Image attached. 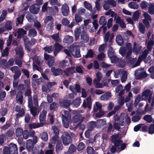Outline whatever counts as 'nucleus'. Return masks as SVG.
I'll return each mask as SVG.
<instances>
[{"label": "nucleus", "mask_w": 154, "mask_h": 154, "mask_svg": "<svg viewBox=\"0 0 154 154\" xmlns=\"http://www.w3.org/2000/svg\"><path fill=\"white\" fill-rule=\"evenodd\" d=\"M62 139L63 143L65 146L69 145L72 140L69 135L66 132L62 135Z\"/></svg>", "instance_id": "obj_9"}, {"label": "nucleus", "mask_w": 154, "mask_h": 154, "mask_svg": "<svg viewBox=\"0 0 154 154\" xmlns=\"http://www.w3.org/2000/svg\"><path fill=\"white\" fill-rule=\"evenodd\" d=\"M47 111L45 110H43L41 112L39 115V121L41 124L43 125L46 120V114Z\"/></svg>", "instance_id": "obj_13"}, {"label": "nucleus", "mask_w": 154, "mask_h": 154, "mask_svg": "<svg viewBox=\"0 0 154 154\" xmlns=\"http://www.w3.org/2000/svg\"><path fill=\"white\" fill-rule=\"evenodd\" d=\"M97 126L96 123L94 121H92L89 123L88 125V128L89 130H92Z\"/></svg>", "instance_id": "obj_36"}, {"label": "nucleus", "mask_w": 154, "mask_h": 154, "mask_svg": "<svg viewBox=\"0 0 154 154\" xmlns=\"http://www.w3.org/2000/svg\"><path fill=\"white\" fill-rule=\"evenodd\" d=\"M154 105V95L153 96V97L151 103V106L150 107L149 106V105L148 103H147L144 109V111H142V112H140V113L141 114H145L146 112H148L150 111L152 107Z\"/></svg>", "instance_id": "obj_12"}, {"label": "nucleus", "mask_w": 154, "mask_h": 154, "mask_svg": "<svg viewBox=\"0 0 154 154\" xmlns=\"http://www.w3.org/2000/svg\"><path fill=\"white\" fill-rule=\"evenodd\" d=\"M61 10L62 14L64 16H68L69 13V7L67 4L66 3L63 4L62 5Z\"/></svg>", "instance_id": "obj_14"}, {"label": "nucleus", "mask_w": 154, "mask_h": 154, "mask_svg": "<svg viewBox=\"0 0 154 154\" xmlns=\"http://www.w3.org/2000/svg\"><path fill=\"white\" fill-rule=\"evenodd\" d=\"M148 54V51L147 50H145L143 53L142 56L140 57H139L138 61H137L136 65L134 66H136L139 65L142 59H144L147 56Z\"/></svg>", "instance_id": "obj_23"}, {"label": "nucleus", "mask_w": 154, "mask_h": 154, "mask_svg": "<svg viewBox=\"0 0 154 154\" xmlns=\"http://www.w3.org/2000/svg\"><path fill=\"white\" fill-rule=\"evenodd\" d=\"M81 99L80 97H78L74 100L72 104L75 107H78L81 103Z\"/></svg>", "instance_id": "obj_32"}, {"label": "nucleus", "mask_w": 154, "mask_h": 154, "mask_svg": "<svg viewBox=\"0 0 154 154\" xmlns=\"http://www.w3.org/2000/svg\"><path fill=\"white\" fill-rule=\"evenodd\" d=\"M143 119L148 123L151 122L153 121V118L152 116L149 115H145L143 118Z\"/></svg>", "instance_id": "obj_38"}, {"label": "nucleus", "mask_w": 154, "mask_h": 154, "mask_svg": "<svg viewBox=\"0 0 154 154\" xmlns=\"http://www.w3.org/2000/svg\"><path fill=\"white\" fill-rule=\"evenodd\" d=\"M139 29L140 32L143 34L145 32V28L142 23H140L139 25Z\"/></svg>", "instance_id": "obj_64"}, {"label": "nucleus", "mask_w": 154, "mask_h": 154, "mask_svg": "<svg viewBox=\"0 0 154 154\" xmlns=\"http://www.w3.org/2000/svg\"><path fill=\"white\" fill-rule=\"evenodd\" d=\"M54 56H56L62 49V47L59 44L55 43L54 45Z\"/></svg>", "instance_id": "obj_21"}, {"label": "nucleus", "mask_w": 154, "mask_h": 154, "mask_svg": "<svg viewBox=\"0 0 154 154\" xmlns=\"http://www.w3.org/2000/svg\"><path fill=\"white\" fill-rule=\"evenodd\" d=\"M74 69V67L68 68L66 70L64 71V72L67 75H69L70 73L72 74L75 72Z\"/></svg>", "instance_id": "obj_43"}, {"label": "nucleus", "mask_w": 154, "mask_h": 154, "mask_svg": "<svg viewBox=\"0 0 154 154\" xmlns=\"http://www.w3.org/2000/svg\"><path fill=\"white\" fill-rule=\"evenodd\" d=\"M34 144L32 143V140L29 139L27 141L26 147L29 151H31L34 147Z\"/></svg>", "instance_id": "obj_22"}, {"label": "nucleus", "mask_w": 154, "mask_h": 154, "mask_svg": "<svg viewBox=\"0 0 154 154\" xmlns=\"http://www.w3.org/2000/svg\"><path fill=\"white\" fill-rule=\"evenodd\" d=\"M119 124L120 125L124 126L128 125L131 122V119L127 114L122 113L119 118Z\"/></svg>", "instance_id": "obj_4"}, {"label": "nucleus", "mask_w": 154, "mask_h": 154, "mask_svg": "<svg viewBox=\"0 0 154 154\" xmlns=\"http://www.w3.org/2000/svg\"><path fill=\"white\" fill-rule=\"evenodd\" d=\"M40 136L42 140L44 141H46L48 139V135L46 132H43L41 134Z\"/></svg>", "instance_id": "obj_47"}, {"label": "nucleus", "mask_w": 154, "mask_h": 154, "mask_svg": "<svg viewBox=\"0 0 154 154\" xmlns=\"http://www.w3.org/2000/svg\"><path fill=\"white\" fill-rule=\"evenodd\" d=\"M94 54V53L93 51L91 50L90 49L88 51L87 54L85 55V57L87 58H92Z\"/></svg>", "instance_id": "obj_54"}, {"label": "nucleus", "mask_w": 154, "mask_h": 154, "mask_svg": "<svg viewBox=\"0 0 154 154\" xmlns=\"http://www.w3.org/2000/svg\"><path fill=\"white\" fill-rule=\"evenodd\" d=\"M116 41L120 45H122L123 42V39L120 35H117L116 37Z\"/></svg>", "instance_id": "obj_33"}, {"label": "nucleus", "mask_w": 154, "mask_h": 154, "mask_svg": "<svg viewBox=\"0 0 154 154\" xmlns=\"http://www.w3.org/2000/svg\"><path fill=\"white\" fill-rule=\"evenodd\" d=\"M111 97V93L107 92L101 96L100 99L101 100L106 101L109 100Z\"/></svg>", "instance_id": "obj_18"}, {"label": "nucleus", "mask_w": 154, "mask_h": 154, "mask_svg": "<svg viewBox=\"0 0 154 154\" xmlns=\"http://www.w3.org/2000/svg\"><path fill=\"white\" fill-rule=\"evenodd\" d=\"M39 8L40 6L37 4H35L30 7L29 10L32 14H37L38 13Z\"/></svg>", "instance_id": "obj_15"}, {"label": "nucleus", "mask_w": 154, "mask_h": 154, "mask_svg": "<svg viewBox=\"0 0 154 154\" xmlns=\"http://www.w3.org/2000/svg\"><path fill=\"white\" fill-rule=\"evenodd\" d=\"M58 106V105L57 103L54 102L50 105L49 109L51 110L55 109Z\"/></svg>", "instance_id": "obj_56"}, {"label": "nucleus", "mask_w": 154, "mask_h": 154, "mask_svg": "<svg viewBox=\"0 0 154 154\" xmlns=\"http://www.w3.org/2000/svg\"><path fill=\"white\" fill-rule=\"evenodd\" d=\"M44 50L48 53H51L53 50V48L52 46H46L43 48Z\"/></svg>", "instance_id": "obj_61"}, {"label": "nucleus", "mask_w": 154, "mask_h": 154, "mask_svg": "<svg viewBox=\"0 0 154 154\" xmlns=\"http://www.w3.org/2000/svg\"><path fill=\"white\" fill-rule=\"evenodd\" d=\"M9 154H18L17 145L11 143L9 145Z\"/></svg>", "instance_id": "obj_11"}, {"label": "nucleus", "mask_w": 154, "mask_h": 154, "mask_svg": "<svg viewBox=\"0 0 154 154\" xmlns=\"http://www.w3.org/2000/svg\"><path fill=\"white\" fill-rule=\"evenodd\" d=\"M134 75L137 79H140L143 77H146L147 74L143 68L138 69L136 70L134 73Z\"/></svg>", "instance_id": "obj_7"}, {"label": "nucleus", "mask_w": 154, "mask_h": 154, "mask_svg": "<svg viewBox=\"0 0 154 154\" xmlns=\"http://www.w3.org/2000/svg\"><path fill=\"white\" fill-rule=\"evenodd\" d=\"M37 35V32L35 29H30L29 31L28 36L29 37H34Z\"/></svg>", "instance_id": "obj_39"}, {"label": "nucleus", "mask_w": 154, "mask_h": 154, "mask_svg": "<svg viewBox=\"0 0 154 154\" xmlns=\"http://www.w3.org/2000/svg\"><path fill=\"white\" fill-rule=\"evenodd\" d=\"M63 25L64 26H67L69 28H72L74 25L75 23L74 22H72L69 24V20L66 18H63L61 21Z\"/></svg>", "instance_id": "obj_17"}, {"label": "nucleus", "mask_w": 154, "mask_h": 154, "mask_svg": "<svg viewBox=\"0 0 154 154\" xmlns=\"http://www.w3.org/2000/svg\"><path fill=\"white\" fill-rule=\"evenodd\" d=\"M79 111H74L73 113L75 116L72 117V119H71L70 122L75 123L82 121L83 118L81 115L79 114Z\"/></svg>", "instance_id": "obj_8"}, {"label": "nucleus", "mask_w": 154, "mask_h": 154, "mask_svg": "<svg viewBox=\"0 0 154 154\" xmlns=\"http://www.w3.org/2000/svg\"><path fill=\"white\" fill-rule=\"evenodd\" d=\"M139 17V11H136L134 14L132 16L133 18L135 20H137Z\"/></svg>", "instance_id": "obj_63"}, {"label": "nucleus", "mask_w": 154, "mask_h": 154, "mask_svg": "<svg viewBox=\"0 0 154 154\" xmlns=\"http://www.w3.org/2000/svg\"><path fill=\"white\" fill-rule=\"evenodd\" d=\"M23 97L21 92H19L17 93L16 96L17 100L21 104H22L23 103Z\"/></svg>", "instance_id": "obj_37"}, {"label": "nucleus", "mask_w": 154, "mask_h": 154, "mask_svg": "<svg viewBox=\"0 0 154 154\" xmlns=\"http://www.w3.org/2000/svg\"><path fill=\"white\" fill-rule=\"evenodd\" d=\"M12 28L11 22L10 21L7 22L4 27H3L5 31V30H11Z\"/></svg>", "instance_id": "obj_29"}, {"label": "nucleus", "mask_w": 154, "mask_h": 154, "mask_svg": "<svg viewBox=\"0 0 154 154\" xmlns=\"http://www.w3.org/2000/svg\"><path fill=\"white\" fill-rule=\"evenodd\" d=\"M16 52L17 55H18L19 57L21 58L23 56V53L21 47L17 48L16 49Z\"/></svg>", "instance_id": "obj_35"}, {"label": "nucleus", "mask_w": 154, "mask_h": 154, "mask_svg": "<svg viewBox=\"0 0 154 154\" xmlns=\"http://www.w3.org/2000/svg\"><path fill=\"white\" fill-rule=\"evenodd\" d=\"M95 87L97 88H102L104 86H106V87H109L108 83L109 82L108 80V82H102L101 83H100L99 82L98 83L97 82L96 80H95Z\"/></svg>", "instance_id": "obj_16"}, {"label": "nucleus", "mask_w": 154, "mask_h": 154, "mask_svg": "<svg viewBox=\"0 0 154 154\" xmlns=\"http://www.w3.org/2000/svg\"><path fill=\"white\" fill-rule=\"evenodd\" d=\"M128 6L131 9H137L138 8V6L137 4L134 2H131L128 3Z\"/></svg>", "instance_id": "obj_40"}, {"label": "nucleus", "mask_w": 154, "mask_h": 154, "mask_svg": "<svg viewBox=\"0 0 154 154\" xmlns=\"http://www.w3.org/2000/svg\"><path fill=\"white\" fill-rule=\"evenodd\" d=\"M154 45V41L151 40L148 42L147 44V48L149 51L151 50L152 46Z\"/></svg>", "instance_id": "obj_59"}, {"label": "nucleus", "mask_w": 154, "mask_h": 154, "mask_svg": "<svg viewBox=\"0 0 154 154\" xmlns=\"http://www.w3.org/2000/svg\"><path fill=\"white\" fill-rule=\"evenodd\" d=\"M114 119L115 120V123L114 124V128L116 129L119 130L120 128L119 125H120L119 124L118 116L117 115L115 116H114Z\"/></svg>", "instance_id": "obj_27"}, {"label": "nucleus", "mask_w": 154, "mask_h": 154, "mask_svg": "<svg viewBox=\"0 0 154 154\" xmlns=\"http://www.w3.org/2000/svg\"><path fill=\"white\" fill-rule=\"evenodd\" d=\"M26 34V31L21 28L19 29L17 32V33H14L15 36H16L17 35L18 38H21L23 35Z\"/></svg>", "instance_id": "obj_20"}, {"label": "nucleus", "mask_w": 154, "mask_h": 154, "mask_svg": "<svg viewBox=\"0 0 154 154\" xmlns=\"http://www.w3.org/2000/svg\"><path fill=\"white\" fill-rule=\"evenodd\" d=\"M123 71L122 70H119V69H114L113 70L114 73V77L116 78H118L119 77V75L120 74V72L121 73V71Z\"/></svg>", "instance_id": "obj_48"}, {"label": "nucleus", "mask_w": 154, "mask_h": 154, "mask_svg": "<svg viewBox=\"0 0 154 154\" xmlns=\"http://www.w3.org/2000/svg\"><path fill=\"white\" fill-rule=\"evenodd\" d=\"M89 38L86 33L83 32L81 35V40L82 42L86 43L89 40Z\"/></svg>", "instance_id": "obj_24"}, {"label": "nucleus", "mask_w": 154, "mask_h": 154, "mask_svg": "<svg viewBox=\"0 0 154 154\" xmlns=\"http://www.w3.org/2000/svg\"><path fill=\"white\" fill-rule=\"evenodd\" d=\"M69 51L67 49L64 50L65 53L68 56L70 55V53L75 57H79L80 56L79 47L77 46L72 45L69 49Z\"/></svg>", "instance_id": "obj_2"}, {"label": "nucleus", "mask_w": 154, "mask_h": 154, "mask_svg": "<svg viewBox=\"0 0 154 154\" xmlns=\"http://www.w3.org/2000/svg\"><path fill=\"white\" fill-rule=\"evenodd\" d=\"M43 125L41 124L40 123V124L33 123L30 124L29 125V127L30 128H35L42 127Z\"/></svg>", "instance_id": "obj_46"}, {"label": "nucleus", "mask_w": 154, "mask_h": 154, "mask_svg": "<svg viewBox=\"0 0 154 154\" xmlns=\"http://www.w3.org/2000/svg\"><path fill=\"white\" fill-rule=\"evenodd\" d=\"M122 86L120 85L116 88V93H119V95L121 96L123 95L125 93L124 90H122Z\"/></svg>", "instance_id": "obj_26"}, {"label": "nucleus", "mask_w": 154, "mask_h": 154, "mask_svg": "<svg viewBox=\"0 0 154 154\" xmlns=\"http://www.w3.org/2000/svg\"><path fill=\"white\" fill-rule=\"evenodd\" d=\"M121 74L122 75L121 78V82H125L127 79V72L125 71H121Z\"/></svg>", "instance_id": "obj_34"}, {"label": "nucleus", "mask_w": 154, "mask_h": 154, "mask_svg": "<svg viewBox=\"0 0 154 154\" xmlns=\"http://www.w3.org/2000/svg\"><path fill=\"white\" fill-rule=\"evenodd\" d=\"M96 79H95L93 81V83L95 85V82H96L95 80H96L97 82L98 83L102 79V75L100 72H98L96 74Z\"/></svg>", "instance_id": "obj_31"}, {"label": "nucleus", "mask_w": 154, "mask_h": 154, "mask_svg": "<svg viewBox=\"0 0 154 154\" xmlns=\"http://www.w3.org/2000/svg\"><path fill=\"white\" fill-rule=\"evenodd\" d=\"M69 89L74 94L76 95L78 92L80 91V85L78 84H76L74 87L73 86H70Z\"/></svg>", "instance_id": "obj_19"}, {"label": "nucleus", "mask_w": 154, "mask_h": 154, "mask_svg": "<svg viewBox=\"0 0 154 154\" xmlns=\"http://www.w3.org/2000/svg\"><path fill=\"white\" fill-rule=\"evenodd\" d=\"M24 16V15H22L17 18L16 21L17 26H18V24H21L22 23Z\"/></svg>", "instance_id": "obj_41"}, {"label": "nucleus", "mask_w": 154, "mask_h": 154, "mask_svg": "<svg viewBox=\"0 0 154 154\" xmlns=\"http://www.w3.org/2000/svg\"><path fill=\"white\" fill-rule=\"evenodd\" d=\"M106 121L104 119H100L98 120L96 122L97 126H103L106 124Z\"/></svg>", "instance_id": "obj_42"}, {"label": "nucleus", "mask_w": 154, "mask_h": 154, "mask_svg": "<svg viewBox=\"0 0 154 154\" xmlns=\"http://www.w3.org/2000/svg\"><path fill=\"white\" fill-rule=\"evenodd\" d=\"M62 121L63 125L66 128H68L71 121V116L68 111H64L62 112Z\"/></svg>", "instance_id": "obj_3"}, {"label": "nucleus", "mask_w": 154, "mask_h": 154, "mask_svg": "<svg viewBox=\"0 0 154 154\" xmlns=\"http://www.w3.org/2000/svg\"><path fill=\"white\" fill-rule=\"evenodd\" d=\"M141 46L138 47V48H137L136 43L135 42H134V45L133 52L137 54L140 52V50L141 49Z\"/></svg>", "instance_id": "obj_45"}, {"label": "nucleus", "mask_w": 154, "mask_h": 154, "mask_svg": "<svg viewBox=\"0 0 154 154\" xmlns=\"http://www.w3.org/2000/svg\"><path fill=\"white\" fill-rule=\"evenodd\" d=\"M63 148V145L60 141H58L57 143L56 147V151L58 152L61 150Z\"/></svg>", "instance_id": "obj_52"}, {"label": "nucleus", "mask_w": 154, "mask_h": 154, "mask_svg": "<svg viewBox=\"0 0 154 154\" xmlns=\"http://www.w3.org/2000/svg\"><path fill=\"white\" fill-rule=\"evenodd\" d=\"M126 49L124 47H121L119 50V52L122 56H124L126 52H127L126 58H128L132 53L131 44H128L126 46Z\"/></svg>", "instance_id": "obj_5"}, {"label": "nucleus", "mask_w": 154, "mask_h": 154, "mask_svg": "<svg viewBox=\"0 0 154 154\" xmlns=\"http://www.w3.org/2000/svg\"><path fill=\"white\" fill-rule=\"evenodd\" d=\"M95 104L96 108V107L95 106H94V111L96 112L97 110H100L102 108L101 104L98 102H96Z\"/></svg>", "instance_id": "obj_51"}, {"label": "nucleus", "mask_w": 154, "mask_h": 154, "mask_svg": "<svg viewBox=\"0 0 154 154\" xmlns=\"http://www.w3.org/2000/svg\"><path fill=\"white\" fill-rule=\"evenodd\" d=\"M115 20L116 23L119 24L121 27H125V25L123 20L121 19L118 16H116L115 18Z\"/></svg>", "instance_id": "obj_25"}, {"label": "nucleus", "mask_w": 154, "mask_h": 154, "mask_svg": "<svg viewBox=\"0 0 154 154\" xmlns=\"http://www.w3.org/2000/svg\"><path fill=\"white\" fill-rule=\"evenodd\" d=\"M73 39L72 36H66L64 38V41L65 42L70 43L73 42Z\"/></svg>", "instance_id": "obj_44"}, {"label": "nucleus", "mask_w": 154, "mask_h": 154, "mask_svg": "<svg viewBox=\"0 0 154 154\" xmlns=\"http://www.w3.org/2000/svg\"><path fill=\"white\" fill-rule=\"evenodd\" d=\"M51 70L53 74L55 76H57L61 73V70L60 69H56L55 67H52Z\"/></svg>", "instance_id": "obj_30"}, {"label": "nucleus", "mask_w": 154, "mask_h": 154, "mask_svg": "<svg viewBox=\"0 0 154 154\" xmlns=\"http://www.w3.org/2000/svg\"><path fill=\"white\" fill-rule=\"evenodd\" d=\"M84 5L85 7L89 11H91L92 7L91 4L86 1H85L84 2Z\"/></svg>", "instance_id": "obj_55"}, {"label": "nucleus", "mask_w": 154, "mask_h": 154, "mask_svg": "<svg viewBox=\"0 0 154 154\" xmlns=\"http://www.w3.org/2000/svg\"><path fill=\"white\" fill-rule=\"evenodd\" d=\"M76 149V147L73 145H71L69 149V152L70 153L72 154L74 152Z\"/></svg>", "instance_id": "obj_60"}, {"label": "nucleus", "mask_w": 154, "mask_h": 154, "mask_svg": "<svg viewBox=\"0 0 154 154\" xmlns=\"http://www.w3.org/2000/svg\"><path fill=\"white\" fill-rule=\"evenodd\" d=\"M81 29L80 28H76L74 31L75 40L76 41L79 38L81 33Z\"/></svg>", "instance_id": "obj_28"}, {"label": "nucleus", "mask_w": 154, "mask_h": 154, "mask_svg": "<svg viewBox=\"0 0 154 154\" xmlns=\"http://www.w3.org/2000/svg\"><path fill=\"white\" fill-rule=\"evenodd\" d=\"M148 12L151 14H152L154 13V6L152 3L151 4L149 5Z\"/></svg>", "instance_id": "obj_57"}, {"label": "nucleus", "mask_w": 154, "mask_h": 154, "mask_svg": "<svg viewBox=\"0 0 154 154\" xmlns=\"http://www.w3.org/2000/svg\"><path fill=\"white\" fill-rule=\"evenodd\" d=\"M153 93V91H151L149 89L146 90L142 93L141 95L142 100H148L149 103H151V97Z\"/></svg>", "instance_id": "obj_6"}, {"label": "nucleus", "mask_w": 154, "mask_h": 154, "mask_svg": "<svg viewBox=\"0 0 154 154\" xmlns=\"http://www.w3.org/2000/svg\"><path fill=\"white\" fill-rule=\"evenodd\" d=\"M71 103L70 101L69 100H65L63 101L62 103H60V105L61 106L67 107L69 106Z\"/></svg>", "instance_id": "obj_50"}, {"label": "nucleus", "mask_w": 154, "mask_h": 154, "mask_svg": "<svg viewBox=\"0 0 154 154\" xmlns=\"http://www.w3.org/2000/svg\"><path fill=\"white\" fill-rule=\"evenodd\" d=\"M51 37L56 42H59L61 41V40L59 37L58 33L53 35L51 36Z\"/></svg>", "instance_id": "obj_53"}, {"label": "nucleus", "mask_w": 154, "mask_h": 154, "mask_svg": "<svg viewBox=\"0 0 154 154\" xmlns=\"http://www.w3.org/2000/svg\"><path fill=\"white\" fill-rule=\"evenodd\" d=\"M117 137L118 136L116 135L111 137L112 140L114 144V145L111 148V152L112 153H114L116 151L119 153L126 147L125 144L122 143V141L120 139H118Z\"/></svg>", "instance_id": "obj_1"}, {"label": "nucleus", "mask_w": 154, "mask_h": 154, "mask_svg": "<svg viewBox=\"0 0 154 154\" xmlns=\"http://www.w3.org/2000/svg\"><path fill=\"white\" fill-rule=\"evenodd\" d=\"M75 21L77 23H79L82 20V17L77 14H75Z\"/></svg>", "instance_id": "obj_62"}, {"label": "nucleus", "mask_w": 154, "mask_h": 154, "mask_svg": "<svg viewBox=\"0 0 154 154\" xmlns=\"http://www.w3.org/2000/svg\"><path fill=\"white\" fill-rule=\"evenodd\" d=\"M30 108L31 113L34 117H35L37 115V108L36 107H32Z\"/></svg>", "instance_id": "obj_49"}, {"label": "nucleus", "mask_w": 154, "mask_h": 154, "mask_svg": "<svg viewBox=\"0 0 154 154\" xmlns=\"http://www.w3.org/2000/svg\"><path fill=\"white\" fill-rule=\"evenodd\" d=\"M23 130L20 128H17L16 131V135L17 137H19L22 135V134Z\"/></svg>", "instance_id": "obj_58"}, {"label": "nucleus", "mask_w": 154, "mask_h": 154, "mask_svg": "<svg viewBox=\"0 0 154 154\" xmlns=\"http://www.w3.org/2000/svg\"><path fill=\"white\" fill-rule=\"evenodd\" d=\"M92 105L91 98L90 96H88L86 100H83L82 106L84 108L88 107L89 109H91Z\"/></svg>", "instance_id": "obj_10"}]
</instances>
